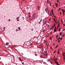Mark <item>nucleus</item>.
<instances>
[{
  "mask_svg": "<svg viewBox=\"0 0 65 65\" xmlns=\"http://www.w3.org/2000/svg\"><path fill=\"white\" fill-rule=\"evenodd\" d=\"M57 1L58 2V3H59V0H57Z\"/></svg>",
  "mask_w": 65,
  "mask_h": 65,
  "instance_id": "29",
  "label": "nucleus"
},
{
  "mask_svg": "<svg viewBox=\"0 0 65 65\" xmlns=\"http://www.w3.org/2000/svg\"><path fill=\"white\" fill-rule=\"evenodd\" d=\"M17 21H19V20H17Z\"/></svg>",
  "mask_w": 65,
  "mask_h": 65,
  "instance_id": "50",
  "label": "nucleus"
},
{
  "mask_svg": "<svg viewBox=\"0 0 65 65\" xmlns=\"http://www.w3.org/2000/svg\"><path fill=\"white\" fill-rule=\"evenodd\" d=\"M51 64H52V60H51Z\"/></svg>",
  "mask_w": 65,
  "mask_h": 65,
  "instance_id": "30",
  "label": "nucleus"
},
{
  "mask_svg": "<svg viewBox=\"0 0 65 65\" xmlns=\"http://www.w3.org/2000/svg\"><path fill=\"white\" fill-rule=\"evenodd\" d=\"M62 30H65V29H63Z\"/></svg>",
  "mask_w": 65,
  "mask_h": 65,
  "instance_id": "60",
  "label": "nucleus"
},
{
  "mask_svg": "<svg viewBox=\"0 0 65 65\" xmlns=\"http://www.w3.org/2000/svg\"><path fill=\"white\" fill-rule=\"evenodd\" d=\"M57 40H59V39H57Z\"/></svg>",
  "mask_w": 65,
  "mask_h": 65,
  "instance_id": "59",
  "label": "nucleus"
},
{
  "mask_svg": "<svg viewBox=\"0 0 65 65\" xmlns=\"http://www.w3.org/2000/svg\"><path fill=\"white\" fill-rule=\"evenodd\" d=\"M45 11L46 12H47V11H48V12H49L48 10V9H47V8H46V9H45Z\"/></svg>",
  "mask_w": 65,
  "mask_h": 65,
  "instance_id": "3",
  "label": "nucleus"
},
{
  "mask_svg": "<svg viewBox=\"0 0 65 65\" xmlns=\"http://www.w3.org/2000/svg\"><path fill=\"white\" fill-rule=\"evenodd\" d=\"M35 55L36 56H37V54H35Z\"/></svg>",
  "mask_w": 65,
  "mask_h": 65,
  "instance_id": "41",
  "label": "nucleus"
},
{
  "mask_svg": "<svg viewBox=\"0 0 65 65\" xmlns=\"http://www.w3.org/2000/svg\"><path fill=\"white\" fill-rule=\"evenodd\" d=\"M32 19H33V18L31 17L30 19V21H31L32 20Z\"/></svg>",
  "mask_w": 65,
  "mask_h": 65,
  "instance_id": "15",
  "label": "nucleus"
},
{
  "mask_svg": "<svg viewBox=\"0 0 65 65\" xmlns=\"http://www.w3.org/2000/svg\"><path fill=\"white\" fill-rule=\"evenodd\" d=\"M56 51H55L54 52H53V53H54H54H56Z\"/></svg>",
  "mask_w": 65,
  "mask_h": 65,
  "instance_id": "34",
  "label": "nucleus"
},
{
  "mask_svg": "<svg viewBox=\"0 0 65 65\" xmlns=\"http://www.w3.org/2000/svg\"><path fill=\"white\" fill-rule=\"evenodd\" d=\"M22 64H24V63H23V62H22Z\"/></svg>",
  "mask_w": 65,
  "mask_h": 65,
  "instance_id": "39",
  "label": "nucleus"
},
{
  "mask_svg": "<svg viewBox=\"0 0 65 65\" xmlns=\"http://www.w3.org/2000/svg\"><path fill=\"white\" fill-rule=\"evenodd\" d=\"M63 56H65V55H63Z\"/></svg>",
  "mask_w": 65,
  "mask_h": 65,
  "instance_id": "63",
  "label": "nucleus"
},
{
  "mask_svg": "<svg viewBox=\"0 0 65 65\" xmlns=\"http://www.w3.org/2000/svg\"><path fill=\"white\" fill-rule=\"evenodd\" d=\"M22 1H25V0H22Z\"/></svg>",
  "mask_w": 65,
  "mask_h": 65,
  "instance_id": "46",
  "label": "nucleus"
},
{
  "mask_svg": "<svg viewBox=\"0 0 65 65\" xmlns=\"http://www.w3.org/2000/svg\"><path fill=\"white\" fill-rule=\"evenodd\" d=\"M60 37H59V39H60Z\"/></svg>",
  "mask_w": 65,
  "mask_h": 65,
  "instance_id": "54",
  "label": "nucleus"
},
{
  "mask_svg": "<svg viewBox=\"0 0 65 65\" xmlns=\"http://www.w3.org/2000/svg\"><path fill=\"white\" fill-rule=\"evenodd\" d=\"M35 15H33L32 16V18H33L34 20V19H35Z\"/></svg>",
  "mask_w": 65,
  "mask_h": 65,
  "instance_id": "4",
  "label": "nucleus"
},
{
  "mask_svg": "<svg viewBox=\"0 0 65 65\" xmlns=\"http://www.w3.org/2000/svg\"><path fill=\"white\" fill-rule=\"evenodd\" d=\"M38 8H40V7H39V6H38Z\"/></svg>",
  "mask_w": 65,
  "mask_h": 65,
  "instance_id": "27",
  "label": "nucleus"
},
{
  "mask_svg": "<svg viewBox=\"0 0 65 65\" xmlns=\"http://www.w3.org/2000/svg\"><path fill=\"white\" fill-rule=\"evenodd\" d=\"M53 12V10H52V13Z\"/></svg>",
  "mask_w": 65,
  "mask_h": 65,
  "instance_id": "36",
  "label": "nucleus"
},
{
  "mask_svg": "<svg viewBox=\"0 0 65 65\" xmlns=\"http://www.w3.org/2000/svg\"><path fill=\"white\" fill-rule=\"evenodd\" d=\"M53 45H55V44H53Z\"/></svg>",
  "mask_w": 65,
  "mask_h": 65,
  "instance_id": "58",
  "label": "nucleus"
},
{
  "mask_svg": "<svg viewBox=\"0 0 65 65\" xmlns=\"http://www.w3.org/2000/svg\"><path fill=\"white\" fill-rule=\"evenodd\" d=\"M30 14V13H28V14Z\"/></svg>",
  "mask_w": 65,
  "mask_h": 65,
  "instance_id": "51",
  "label": "nucleus"
},
{
  "mask_svg": "<svg viewBox=\"0 0 65 65\" xmlns=\"http://www.w3.org/2000/svg\"><path fill=\"white\" fill-rule=\"evenodd\" d=\"M50 15H51V16H52V15L51 14V12H50Z\"/></svg>",
  "mask_w": 65,
  "mask_h": 65,
  "instance_id": "37",
  "label": "nucleus"
},
{
  "mask_svg": "<svg viewBox=\"0 0 65 65\" xmlns=\"http://www.w3.org/2000/svg\"><path fill=\"white\" fill-rule=\"evenodd\" d=\"M62 12L63 14H64V13L65 12V11H64V10H63V11Z\"/></svg>",
  "mask_w": 65,
  "mask_h": 65,
  "instance_id": "14",
  "label": "nucleus"
},
{
  "mask_svg": "<svg viewBox=\"0 0 65 65\" xmlns=\"http://www.w3.org/2000/svg\"><path fill=\"white\" fill-rule=\"evenodd\" d=\"M60 50V49H58V52H59V50Z\"/></svg>",
  "mask_w": 65,
  "mask_h": 65,
  "instance_id": "57",
  "label": "nucleus"
},
{
  "mask_svg": "<svg viewBox=\"0 0 65 65\" xmlns=\"http://www.w3.org/2000/svg\"><path fill=\"white\" fill-rule=\"evenodd\" d=\"M53 20L55 22V23H56V24H57V19H56V20H55V18H53Z\"/></svg>",
  "mask_w": 65,
  "mask_h": 65,
  "instance_id": "1",
  "label": "nucleus"
},
{
  "mask_svg": "<svg viewBox=\"0 0 65 65\" xmlns=\"http://www.w3.org/2000/svg\"><path fill=\"white\" fill-rule=\"evenodd\" d=\"M59 28V26H57V29H58V28Z\"/></svg>",
  "mask_w": 65,
  "mask_h": 65,
  "instance_id": "24",
  "label": "nucleus"
},
{
  "mask_svg": "<svg viewBox=\"0 0 65 65\" xmlns=\"http://www.w3.org/2000/svg\"><path fill=\"white\" fill-rule=\"evenodd\" d=\"M62 35V33L61 32H60V35Z\"/></svg>",
  "mask_w": 65,
  "mask_h": 65,
  "instance_id": "32",
  "label": "nucleus"
},
{
  "mask_svg": "<svg viewBox=\"0 0 65 65\" xmlns=\"http://www.w3.org/2000/svg\"><path fill=\"white\" fill-rule=\"evenodd\" d=\"M8 21H10V19H9L8 20Z\"/></svg>",
  "mask_w": 65,
  "mask_h": 65,
  "instance_id": "40",
  "label": "nucleus"
},
{
  "mask_svg": "<svg viewBox=\"0 0 65 65\" xmlns=\"http://www.w3.org/2000/svg\"><path fill=\"white\" fill-rule=\"evenodd\" d=\"M52 37H51L50 38V40H52Z\"/></svg>",
  "mask_w": 65,
  "mask_h": 65,
  "instance_id": "19",
  "label": "nucleus"
},
{
  "mask_svg": "<svg viewBox=\"0 0 65 65\" xmlns=\"http://www.w3.org/2000/svg\"><path fill=\"white\" fill-rule=\"evenodd\" d=\"M62 10V11H63V10H64L62 9V10Z\"/></svg>",
  "mask_w": 65,
  "mask_h": 65,
  "instance_id": "48",
  "label": "nucleus"
},
{
  "mask_svg": "<svg viewBox=\"0 0 65 65\" xmlns=\"http://www.w3.org/2000/svg\"><path fill=\"white\" fill-rule=\"evenodd\" d=\"M65 36V35H63L62 37H63V36Z\"/></svg>",
  "mask_w": 65,
  "mask_h": 65,
  "instance_id": "44",
  "label": "nucleus"
},
{
  "mask_svg": "<svg viewBox=\"0 0 65 65\" xmlns=\"http://www.w3.org/2000/svg\"><path fill=\"white\" fill-rule=\"evenodd\" d=\"M58 37V35H57L56 37Z\"/></svg>",
  "mask_w": 65,
  "mask_h": 65,
  "instance_id": "42",
  "label": "nucleus"
},
{
  "mask_svg": "<svg viewBox=\"0 0 65 65\" xmlns=\"http://www.w3.org/2000/svg\"><path fill=\"white\" fill-rule=\"evenodd\" d=\"M54 32H56L57 31V28L56 26L55 27V28L54 30Z\"/></svg>",
  "mask_w": 65,
  "mask_h": 65,
  "instance_id": "2",
  "label": "nucleus"
},
{
  "mask_svg": "<svg viewBox=\"0 0 65 65\" xmlns=\"http://www.w3.org/2000/svg\"><path fill=\"white\" fill-rule=\"evenodd\" d=\"M18 29H19V30H20L21 29V28H20V27H19L18 28Z\"/></svg>",
  "mask_w": 65,
  "mask_h": 65,
  "instance_id": "17",
  "label": "nucleus"
},
{
  "mask_svg": "<svg viewBox=\"0 0 65 65\" xmlns=\"http://www.w3.org/2000/svg\"><path fill=\"white\" fill-rule=\"evenodd\" d=\"M60 40H62V38H60Z\"/></svg>",
  "mask_w": 65,
  "mask_h": 65,
  "instance_id": "43",
  "label": "nucleus"
},
{
  "mask_svg": "<svg viewBox=\"0 0 65 65\" xmlns=\"http://www.w3.org/2000/svg\"><path fill=\"white\" fill-rule=\"evenodd\" d=\"M60 14H61V12H60Z\"/></svg>",
  "mask_w": 65,
  "mask_h": 65,
  "instance_id": "56",
  "label": "nucleus"
},
{
  "mask_svg": "<svg viewBox=\"0 0 65 65\" xmlns=\"http://www.w3.org/2000/svg\"><path fill=\"white\" fill-rule=\"evenodd\" d=\"M49 4H50V6H51V2L50 1L49 2Z\"/></svg>",
  "mask_w": 65,
  "mask_h": 65,
  "instance_id": "18",
  "label": "nucleus"
},
{
  "mask_svg": "<svg viewBox=\"0 0 65 65\" xmlns=\"http://www.w3.org/2000/svg\"><path fill=\"white\" fill-rule=\"evenodd\" d=\"M8 44H9V43H6V45L7 46L8 45Z\"/></svg>",
  "mask_w": 65,
  "mask_h": 65,
  "instance_id": "8",
  "label": "nucleus"
},
{
  "mask_svg": "<svg viewBox=\"0 0 65 65\" xmlns=\"http://www.w3.org/2000/svg\"><path fill=\"white\" fill-rule=\"evenodd\" d=\"M58 45H57L56 46V47L55 48H55H57V47H58Z\"/></svg>",
  "mask_w": 65,
  "mask_h": 65,
  "instance_id": "20",
  "label": "nucleus"
},
{
  "mask_svg": "<svg viewBox=\"0 0 65 65\" xmlns=\"http://www.w3.org/2000/svg\"><path fill=\"white\" fill-rule=\"evenodd\" d=\"M47 4H49V2L48 1V0H47Z\"/></svg>",
  "mask_w": 65,
  "mask_h": 65,
  "instance_id": "13",
  "label": "nucleus"
},
{
  "mask_svg": "<svg viewBox=\"0 0 65 65\" xmlns=\"http://www.w3.org/2000/svg\"><path fill=\"white\" fill-rule=\"evenodd\" d=\"M47 52L45 54V56H47Z\"/></svg>",
  "mask_w": 65,
  "mask_h": 65,
  "instance_id": "11",
  "label": "nucleus"
},
{
  "mask_svg": "<svg viewBox=\"0 0 65 65\" xmlns=\"http://www.w3.org/2000/svg\"><path fill=\"white\" fill-rule=\"evenodd\" d=\"M54 16V18H56V16Z\"/></svg>",
  "mask_w": 65,
  "mask_h": 65,
  "instance_id": "55",
  "label": "nucleus"
},
{
  "mask_svg": "<svg viewBox=\"0 0 65 65\" xmlns=\"http://www.w3.org/2000/svg\"><path fill=\"white\" fill-rule=\"evenodd\" d=\"M58 42L59 43H60V40L58 41Z\"/></svg>",
  "mask_w": 65,
  "mask_h": 65,
  "instance_id": "38",
  "label": "nucleus"
},
{
  "mask_svg": "<svg viewBox=\"0 0 65 65\" xmlns=\"http://www.w3.org/2000/svg\"><path fill=\"white\" fill-rule=\"evenodd\" d=\"M50 34H53V33H52V31L51 32V33H50Z\"/></svg>",
  "mask_w": 65,
  "mask_h": 65,
  "instance_id": "35",
  "label": "nucleus"
},
{
  "mask_svg": "<svg viewBox=\"0 0 65 65\" xmlns=\"http://www.w3.org/2000/svg\"><path fill=\"white\" fill-rule=\"evenodd\" d=\"M54 28V26H52V27H51V30H52Z\"/></svg>",
  "mask_w": 65,
  "mask_h": 65,
  "instance_id": "12",
  "label": "nucleus"
},
{
  "mask_svg": "<svg viewBox=\"0 0 65 65\" xmlns=\"http://www.w3.org/2000/svg\"><path fill=\"white\" fill-rule=\"evenodd\" d=\"M40 57H41V58H43V57L42 56H40Z\"/></svg>",
  "mask_w": 65,
  "mask_h": 65,
  "instance_id": "28",
  "label": "nucleus"
},
{
  "mask_svg": "<svg viewBox=\"0 0 65 65\" xmlns=\"http://www.w3.org/2000/svg\"><path fill=\"white\" fill-rule=\"evenodd\" d=\"M41 22V20L40 19V21L39 23V24H40Z\"/></svg>",
  "mask_w": 65,
  "mask_h": 65,
  "instance_id": "21",
  "label": "nucleus"
},
{
  "mask_svg": "<svg viewBox=\"0 0 65 65\" xmlns=\"http://www.w3.org/2000/svg\"><path fill=\"white\" fill-rule=\"evenodd\" d=\"M44 24L45 25V24H46V23H47V22H46V21H44Z\"/></svg>",
  "mask_w": 65,
  "mask_h": 65,
  "instance_id": "9",
  "label": "nucleus"
},
{
  "mask_svg": "<svg viewBox=\"0 0 65 65\" xmlns=\"http://www.w3.org/2000/svg\"><path fill=\"white\" fill-rule=\"evenodd\" d=\"M52 15H54V13L53 12H52Z\"/></svg>",
  "mask_w": 65,
  "mask_h": 65,
  "instance_id": "33",
  "label": "nucleus"
},
{
  "mask_svg": "<svg viewBox=\"0 0 65 65\" xmlns=\"http://www.w3.org/2000/svg\"><path fill=\"white\" fill-rule=\"evenodd\" d=\"M16 31H18V29H16Z\"/></svg>",
  "mask_w": 65,
  "mask_h": 65,
  "instance_id": "53",
  "label": "nucleus"
},
{
  "mask_svg": "<svg viewBox=\"0 0 65 65\" xmlns=\"http://www.w3.org/2000/svg\"><path fill=\"white\" fill-rule=\"evenodd\" d=\"M42 52H43V50H42Z\"/></svg>",
  "mask_w": 65,
  "mask_h": 65,
  "instance_id": "64",
  "label": "nucleus"
},
{
  "mask_svg": "<svg viewBox=\"0 0 65 65\" xmlns=\"http://www.w3.org/2000/svg\"><path fill=\"white\" fill-rule=\"evenodd\" d=\"M59 4H60V2H59Z\"/></svg>",
  "mask_w": 65,
  "mask_h": 65,
  "instance_id": "61",
  "label": "nucleus"
},
{
  "mask_svg": "<svg viewBox=\"0 0 65 65\" xmlns=\"http://www.w3.org/2000/svg\"><path fill=\"white\" fill-rule=\"evenodd\" d=\"M56 26V24H55V23H54V25H53V27H54V26Z\"/></svg>",
  "mask_w": 65,
  "mask_h": 65,
  "instance_id": "23",
  "label": "nucleus"
},
{
  "mask_svg": "<svg viewBox=\"0 0 65 65\" xmlns=\"http://www.w3.org/2000/svg\"><path fill=\"white\" fill-rule=\"evenodd\" d=\"M56 7H58V4L57 3H55Z\"/></svg>",
  "mask_w": 65,
  "mask_h": 65,
  "instance_id": "5",
  "label": "nucleus"
},
{
  "mask_svg": "<svg viewBox=\"0 0 65 65\" xmlns=\"http://www.w3.org/2000/svg\"><path fill=\"white\" fill-rule=\"evenodd\" d=\"M57 60H58V59L57 58H56V59H55V61H57Z\"/></svg>",
  "mask_w": 65,
  "mask_h": 65,
  "instance_id": "31",
  "label": "nucleus"
},
{
  "mask_svg": "<svg viewBox=\"0 0 65 65\" xmlns=\"http://www.w3.org/2000/svg\"><path fill=\"white\" fill-rule=\"evenodd\" d=\"M19 60H20V61H22V59H21V58H20V57H19Z\"/></svg>",
  "mask_w": 65,
  "mask_h": 65,
  "instance_id": "6",
  "label": "nucleus"
},
{
  "mask_svg": "<svg viewBox=\"0 0 65 65\" xmlns=\"http://www.w3.org/2000/svg\"><path fill=\"white\" fill-rule=\"evenodd\" d=\"M61 22H62V23H63V21H62V20L61 21Z\"/></svg>",
  "mask_w": 65,
  "mask_h": 65,
  "instance_id": "49",
  "label": "nucleus"
},
{
  "mask_svg": "<svg viewBox=\"0 0 65 65\" xmlns=\"http://www.w3.org/2000/svg\"><path fill=\"white\" fill-rule=\"evenodd\" d=\"M58 26H58L59 27H60V23L59 22H58Z\"/></svg>",
  "mask_w": 65,
  "mask_h": 65,
  "instance_id": "7",
  "label": "nucleus"
},
{
  "mask_svg": "<svg viewBox=\"0 0 65 65\" xmlns=\"http://www.w3.org/2000/svg\"><path fill=\"white\" fill-rule=\"evenodd\" d=\"M46 42V41L45 40H44V43H45Z\"/></svg>",
  "mask_w": 65,
  "mask_h": 65,
  "instance_id": "10",
  "label": "nucleus"
},
{
  "mask_svg": "<svg viewBox=\"0 0 65 65\" xmlns=\"http://www.w3.org/2000/svg\"><path fill=\"white\" fill-rule=\"evenodd\" d=\"M19 18H20V17H17L16 18V19H19Z\"/></svg>",
  "mask_w": 65,
  "mask_h": 65,
  "instance_id": "22",
  "label": "nucleus"
},
{
  "mask_svg": "<svg viewBox=\"0 0 65 65\" xmlns=\"http://www.w3.org/2000/svg\"><path fill=\"white\" fill-rule=\"evenodd\" d=\"M59 51H58V52H57V55H58L59 54Z\"/></svg>",
  "mask_w": 65,
  "mask_h": 65,
  "instance_id": "25",
  "label": "nucleus"
},
{
  "mask_svg": "<svg viewBox=\"0 0 65 65\" xmlns=\"http://www.w3.org/2000/svg\"><path fill=\"white\" fill-rule=\"evenodd\" d=\"M59 10H61V8H59Z\"/></svg>",
  "mask_w": 65,
  "mask_h": 65,
  "instance_id": "52",
  "label": "nucleus"
},
{
  "mask_svg": "<svg viewBox=\"0 0 65 65\" xmlns=\"http://www.w3.org/2000/svg\"><path fill=\"white\" fill-rule=\"evenodd\" d=\"M56 39H57V37H56Z\"/></svg>",
  "mask_w": 65,
  "mask_h": 65,
  "instance_id": "62",
  "label": "nucleus"
},
{
  "mask_svg": "<svg viewBox=\"0 0 65 65\" xmlns=\"http://www.w3.org/2000/svg\"><path fill=\"white\" fill-rule=\"evenodd\" d=\"M63 26H65V24H63Z\"/></svg>",
  "mask_w": 65,
  "mask_h": 65,
  "instance_id": "45",
  "label": "nucleus"
},
{
  "mask_svg": "<svg viewBox=\"0 0 65 65\" xmlns=\"http://www.w3.org/2000/svg\"><path fill=\"white\" fill-rule=\"evenodd\" d=\"M59 32H60V31H61V28H60V27H59Z\"/></svg>",
  "mask_w": 65,
  "mask_h": 65,
  "instance_id": "16",
  "label": "nucleus"
},
{
  "mask_svg": "<svg viewBox=\"0 0 65 65\" xmlns=\"http://www.w3.org/2000/svg\"><path fill=\"white\" fill-rule=\"evenodd\" d=\"M31 17V16H30V15H29V18H30V17Z\"/></svg>",
  "mask_w": 65,
  "mask_h": 65,
  "instance_id": "26",
  "label": "nucleus"
},
{
  "mask_svg": "<svg viewBox=\"0 0 65 65\" xmlns=\"http://www.w3.org/2000/svg\"><path fill=\"white\" fill-rule=\"evenodd\" d=\"M38 10H39V8H38Z\"/></svg>",
  "mask_w": 65,
  "mask_h": 65,
  "instance_id": "47",
  "label": "nucleus"
}]
</instances>
